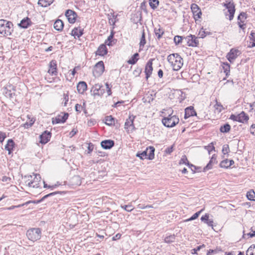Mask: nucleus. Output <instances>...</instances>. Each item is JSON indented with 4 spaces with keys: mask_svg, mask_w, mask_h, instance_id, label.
Masks as SVG:
<instances>
[{
    "mask_svg": "<svg viewBox=\"0 0 255 255\" xmlns=\"http://www.w3.org/2000/svg\"><path fill=\"white\" fill-rule=\"evenodd\" d=\"M13 26L12 22L0 19V33L4 36H10L13 30Z\"/></svg>",
    "mask_w": 255,
    "mask_h": 255,
    "instance_id": "f257e3e1",
    "label": "nucleus"
},
{
    "mask_svg": "<svg viewBox=\"0 0 255 255\" xmlns=\"http://www.w3.org/2000/svg\"><path fill=\"white\" fill-rule=\"evenodd\" d=\"M179 118L175 115H169L168 117L162 119V123L163 125L167 128L174 127L179 123Z\"/></svg>",
    "mask_w": 255,
    "mask_h": 255,
    "instance_id": "f03ea898",
    "label": "nucleus"
},
{
    "mask_svg": "<svg viewBox=\"0 0 255 255\" xmlns=\"http://www.w3.org/2000/svg\"><path fill=\"white\" fill-rule=\"evenodd\" d=\"M26 236L29 240L33 242L36 241L41 238V230L39 228H32L29 229L26 232Z\"/></svg>",
    "mask_w": 255,
    "mask_h": 255,
    "instance_id": "7ed1b4c3",
    "label": "nucleus"
},
{
    "mask_svg": "<svg viewBox=\"0 0 255 255\" xmlns=\"http://www.w3.org/2000/svg\"><path fill=\"white\" fill-rule=\"evenodd\" d=\"M224 6L227 9V12H229V14L225 12L226 16L229 15L230 20H232L234 16L235 12V5L234 3L231 0H226L225 2L224 3Z\"/></svg>",
    "mask_w": 255,
    "mask_h": 255,
    "instance_id": "20e7f679",
    "label": "nucleus"
},
{
    "mask_svg": "<svg viewBox=\"0 0 255 255\" xmlns=\"http://www.w3.org/2000/svg\"><path fill=\"white\" fill-rule=\"evenodd\" d=\"M184 42L189 46L195 47L198 45L199 41L195 35L190 34L184 37Z\"/></svg>",
    "mask_w": 255,
    "mask_h": 255,
    "instance_id": "39448f33",
    "label": "nucleus"
},
{
    "mask_svg": "<svg viewBox=\"0 0 255 255\" xmlns=\"http://www.w3.org/2000/svg\"><path fill=\"white\" fill-rule=\"evenodd\" d=\"M105 67L102 61L98 62L94 66L93 73L95 77L100 76L104 71Z\"/></svg>",
    "mask_w": 255,
    "mask_h": 255,
    "instance_id": "423d86ee",
    "label": "nucleus"
},
{
    "mask_svg": "<svg viewBox=\"0 0 255 255\" xmlns=\"http://www.w3.org/2000/svg\"><path fill=\"white\" fill-rule=\"evenodd\" d=\"M135 118V116L130 115L129 116L128 118L127 119L125 124V128L127 129L128 132H132L135 129L133 124Z\"/></svg>",
    "mask_w": 255,
    "mask_h": 255,
    "instance_id": "0eeeda50",
    "label": "nucleus"
},
{
    "mask_svg": "<svg viewBox=\"0 0 255 255\" xmlns=\"http://www.w3.org/2000/svg\"><path fill=\"white\" fill-rule=\"evenodd\" d=\"M240 53L241 52L239 50L232 48L227 54L226 58L230 63H233Z\"/></svg>",
    "mask_w": 255,
    "mask_h": 255,
    "instance_id": "6e6552de",
    "label": "nucleus"
},
{
    "mask_svg": "<svg viewBox=\"0 0 255 255\" xmlns=\"http://www.w3.org/2000/svg\"><path fill=\"white\" fill-rule=\"evenodd\" d=\"M103 86L100 84H96L93 86L91 91L94 96H102L105 93V90L102 89Z\"/></svg>",
    "mask_w": 255,
    "mask_h": 255,
    "instance_id": "1a4fd4ad",
    "label": "nucleus"
},
{
    "mask_svg": "<svg viewBox=\"0 0 255 255\" xmlns=\"http://www.w3.org/2000/svg\"><path fill=\"white\" fill-rule=\"evenodd\" d=\"M191 9L193 13L194 17L195 20H197L201 17L202 12L200 8L197 4H191Z\"/></svg>",
    "mask_w": 255,
    "mask_h": 255,
    "instance_id": "9d476101",
    "label": "nucleus"
},
{
    "mask_svg": "<svg viewBox=\"0 0 255 255\" xmlns=\"http://www.w3.org/2000/svg\"><path fill=\"white\" fill-rule=\"evenodd\" d=\"M154 59H150L146 64L144 72L146 75L145 78L147 80L152 74L153 71L152 61Z\"/></svg>",
    "mask_w": 255,
    "mask_h": 255,
    "instance_id": "9b49d317",
    "label": "nucleus"
},
{
    "mask_svg": "<svg viewBox=\"0 0 255 255\" xmlns=\"http://www.w3.org/2000/svg\"><path fill=\"white\" fill-rule=\"evenodd\" d=\"M69 115L68 113H61V114L58 115L55 119V120L52 121V123L59 124L64 123L66 122L68 119Z\"/></svg>",
    "mask_w": 255,
    "mask_h": 255,
    "instance_id": "f8f14e48",
    "label": "nucleus"
},
{
    "mask_svg": "<svg viewBox=\"0 0 255 255\" xmlns=\"http://www.w3.org/2000/svg\"><path fill=\"white\" fill-rule=\"evenodd\" d=\"M65 15L67 17L68 21L70 23H75L77 17L76 13L71 9H68L65 12Z\"/></svg>",
    "mask_w": 255,
    "mask_h": 255,
    "instance_id": "ddd939ff",
    "label": "nucleus"
},
{
    "mask_svg": "<svg viewBox=\"0 0 255 255\" xmlns=\"http://www.w3.org/2000/svg\"><path fill=\"white\" fill-rule=\"evenodd\" d=\"M51 133L47 130L44 131L40 136V142L42 144H45L48 142L50 139Z\"/></svg>",
    "mask_w": 255,
    "mask_h": 255,
    "instance_id": "4468645a",
    "label": "nucleus"
},
{
    "mask_svg": "<svg viewBox=\"0 0 255 255\" xmlns=\"http://www.w3.org/2000/svg\"><path fill=\"white\" fill-rule=\"evenodd\" d=\"M48 72L51 75L56 76L57 75V63L55 60H53L50 62Z\"/></svg>",
    "mask_w": 255,
    "mask_h": 255,
    "instance_id": "2eb2a0df",
    "label": "nucleus"
},
{
    "mask_svg": "<svg viewBox=\"0 0 255 255\" xmlns=\"http://www.w3.org/2000/svg\"><path fill=\"white\" fill-rule=\"evenodd\" d=\"M177 60H175V62H173V64L171 65L174 71L179 70L182 67L183 64V58L180 56L177 57Z\"/></svg>",
    "mask_w": 255,
    "mask_h": 255,
    "instance_id": "dca6fc26",
    "label": "nucleus"
},
{
    "mask_svg": "<svg viewBox=\"0 0 255 255\" xmlns=\"http://www.w3.org/2000/svg\"><path fill=\"white\" fill-rule=\"evenodd\" d=\"M32 24V22L31 19L28 17H26L20 21V22L18 24V26L22 28L26 29L31 25Z\"/></svg>",
    "mask_w": 255,
    "mask_h": 255,
    "instance_id": "f3484780",
    "label": "nucleus"
},
{
    "mask_svg": "<svg viewBox=\"0 0 255 255\" xmlns=\"http://www.w3.org/2000/svg\"><path fill=\"white\" fill-rule=\"evenodd\" d=\"M115 144V142L113 140L107 139L103 140L101 142V146L105 149H109L112 148Z\"/></svg>",
    "mask_w": 255,
    "mask_h": 255,
    "instance_id": "a211bd4d",
    "label": "nucleus"
},
{
    "mask_svg": "<svg viewBox=\"0 0 255 255\" xmlns=\"http://www.w3.org/2000/svg\"><path fill=\"white\" fill-rule=\"evenodd\" d=\"M196 115V112L194 110L193 107L190 106L189 107L186 108L185 109V115H184L185 119H187L190 117L194 116Z\"/></svg>",
    "mask_w": 255,
    "mask_h": 255,
    "instance_id": "6ab92c4d",
    "label": "nucleus"
},
{
    "mask_svg": "<svg viewBox=\"0 0 255 255\" xmlns=\"http://www.w3.org/2000/svg\"><path fill=\"white\" fill-rule=\"evenodd\" d=\"M108 53V49L106 47V45L102 44L98 47L96 54L100 56H104Z\"/></svg>",
    "mask_w": 255,
    "mask_h": 255,
    "instance_id": "aec40b11",
    "label": "nucleus"
},
{
    "mask_svg": "<svg viewBox=\"0 0 255 255\" xmlns=\"http://www.w3.org/2000/svg\"><path fill=\"white\" fill-rule=\"evenodd\" d=\"M238 122L241 123H245L247 122L249 120L248 115L244 111L242 112L240 114L238 115Z\"/></svg>",
    "mask_w": 255,
    "mask_h": 255,
    "instance_id": "412c9836",
    "label": "nucleus"
},
{
    "mask_svg": "<svg viewBox=\"0 0 255 255\" xmlns=\"http://www.w3.org/2000/svg\"><path fill=\"white\" fill-rule=\"evenodd\" d=\"M217 156L215 154H214L211 157L209 162L207 164V165L204 168V171H205L207 170L210 169L212 168L213 164L217 163Z\"/></svg>",
    "mask_w": 255,
    "mask_h": 255,
    "instance_id": "4be33fe9",
    "label": "nucleus"
},
{
    "mask_svg": "<svg viewBox=\"0 0 255 255\" xmlns=\"http://www.w3.org/2000/svg\"><path fill=\"white\" fill-rule=\"evenodd\" d=\"M87 84L84 81H81L79 82L77 86V91L80 94H83L84 92L87 90Z\"/></svg>",
    "mask_w": 255,
    "mask_h": 255,
    "instance_id": "5701e85b",
    "label": "nucleus"
},
{
    "mask_svg": "<svg viewBox=\"0 0 255 255\" xmlns=\"http://www.w3.org/2000/svg\"><path fill=\"white\" fill-rule=\"evenodd\" d=\"M83 28H82L80 27H75L72 30L71 35L75 37L77 36L79 38L83 34Z\"/></svg>",
    "mask_w": 255,
    "mask_h": 255,
    "instance_id": "b1692460",
    "label": "nucleus"
},
{
    "mask_svg": "<svg viewBox=\"0 0 255 255\" xmlns=\"http://www.w3.org/2000/svg\"><path fill=\"white\" fill-rule=\"evenodd\" d=\"M14 146V142L12 139H9L7 140L5 145V149L8 151V154H10Z\"/></svg>",
    "mask_w": 255,
    "mask_h": 255,
    "instance_id": "393cba45",
    "label": "nucleus"
},
{
    "mask_svg": "<svg viewBox=\"0 0 255 255\" xmlns=\"http://www.w3.org/2000/svg\"><path fill=\"white\" fill-rule=\"evenodd\" d=\"M146 151L147 153V159H153L154 158L155 148L153 146H150L146 148Z\"/></svg>",
    "mask_w": 255,
    "mask_h": 255,
    "instance_id": "a878e982",
    "label": "nucleus"
},
{
    "mask_svg": "<svg viewBox=\"0 0 255 255\" xmlns=\"http://www.w3.org/2000/svg\"><path fill=\"white\" fill-rule=\"evenodd\" d=\"M64 27V23L60 19L56 20L54 23V28L57 31H61Z\"/></svg>",
    "mask_w": 255,
    "mask_h": 255,
    "instance_id": "bb28decb",
    "label": "nucleus"
},
{
    "mask_svg": "<svg viewBox=\"0 0 255 255\" xmlns=\"http://www.w3.org/2000/svg\"><path fill=\"white\" fill-rule=\"evenodd\" d=\"M179 56L178 53L171 54L167 56V61L171 65L173 62H175V60H177V57Z\"/></svg>",
    "mask_w": 255,
    "mask_h": 255,
    "instance_id": "cd10ccee",
    "label": "nucleus"
},
{
    "mask_svg": "<svg viewBox=\"0 0 255 255\" xmlns=\"http://www.w3.org/2000/svg\"><path fill=\"white\" fill-rule=\"evenodd\" d=\"M54 0H38V4L42 7H46L50 5Z\"/></svg>",
    "mask_w": 255,
    "mask_h": 255,
    "instance_id": "c85d7f7f",
    "label": "nucleus"
},
{
    "mask_svg": "<svg viewBox=\"0 0 255 255\" xmlns=\"http://www.w3.org/2000/svg\"><path fill=\"white\" fill-rule=\"evenodd\" d=\"M105 124L108 126H113L115 124V119L112 116L105 117Z\"/></svg>",
    "mask_w": 255,
    "mask_h": 255,
    "instance_id": "c756f323",
    "label": "nucleus"
},
{
    "mask_svg": "<svg viewBox=\"0 0 255 255\" xmlns=\"http://www.w3.org/2000/svg\"><path fill=\"white\" fill-rule=\"evenodd\" d=\"M138 53H136L134 54L131 58L128 60V63L132 65L135 64L138 59Z\"/></svg>",
    "mask_w": 255,
    "mask_h": 255,
    "instance_id": "7c9ffc66",
    "label": "nucleus"
},
{
    "mask_svg": "<svg viewBox=\"0 0 255 255\" xmlns=\"http://www.w3.org/2000/svg\"><path fill=\"white\" fill-rule=\"evenodd\" d=\"M211 34V33L210 32L206 31V29L203 28V27L201 28L198 34L199 37L202 38L205 37L207 35Z\"/></svg>",
    "mask_w": 255,
    "mask_h": 255,
    "instance_id": "2f4dec72",
    "label": "nucleus"
},
{
    "mask_svg": "<svg viewBox=\"0 0 255 255\" xmlns=\"http://www.w3.org/2000/svg\"><path fill=\"white\" fill-rule=\"evenodd\" d=\"M164 32V30L160 27L158 28H155L154 29V33L158 39H160L161 38Z\"/></svg>",
    "mask_w": 255,
    "mask_h": 255,
    "instance_id": "473e14b6",
    "label": "nucleus"
},
{
    "mask_svg": "<svg viewBox=\"0 0 255 255\" xmlns=\"http://www.w3.org/2000/svg\"><path fill=\"white\" fill-rule=\"evenodd\" d=\"M247 198L251 201H255V192L253 190H251L247 193Z\"/></svg>",
    "mask_w": 255,
    "mask_h": 255,
    "instance_id": "72a5a7b5",
    "label": "nucleus"
},
{
    "mask_svg": "<svg viewBox=\"0 0 255 255\" xmlns=\"http://www.w3.org/2000/svg\"><path fill=\"white\" fill-rule=\"evenodd\" d=\"M114 34L112 32L111 34L108 36V39L106 40L105 44L108 46L113 45V42L114 41Z\"/></svg>",
    "mask_w": 255,
    "mask_h": 255,
    "instance_id": "f704fd0d",
    "label": "nucleus"
},
{
    "mask_svg": "<svg viewBox=\"0 0 255 255\" xmlns=\"http://www.w3.org/2000/svg\"><path fill=\"white\" fill-rule=\"evenodd\" d=\"M121 208L124 209L125 211L128 212H130L134 209V208L132 207L131 202L129 203L128 205H121Z\"/></svg>",
    "mask_w": 255,
    "mask_h": 255,
    "instance_id": "c9c22d12",
    "label": "nucleus"
},
{
    "mask_svg": "<svg viewBox=\"0 0 255 255\" xmlns=\"http://www.w3.org/2000/svg\"><path fill=\"white\" fill-rule=\"evenodd\" d=\"M146 43V40H145V34L144 32V30H143L142 31V34L141 37L140 38V42H139V47L141 48V47H143L144 45Z\"/></svg>",
    "mask_w": 255,
    "mask_h": 255,
    "instance_id": "e433bc0d",
    "label": "nucleus"
},
{
    "mask_svg": "<svg viewBox=\"0 0 255 255\" xmlns=\"http://www.w3.org/2000/svg\"><path fill=\"white\" fill-rule=\"evenodd\" d=\"M246 255H255V245H252L248 248Z\"/></svg>",
    "mask_w": 255,
    "mask_h": 255,
    "instance_id": "4c0bfd02",
    "label": "nucleus"
},
{
    "mask_svg": "<svg viewBox=\"0 0 255 255\" xmlns=\"http://www.w3.org/2000/svg\"><path fill=\"white\" fill-rule=\"evenodd\" d=\"M158 0H149V5L153 9H156L159 5Z\"/></svg>",
    "mask_w": 255,
    "mask_h": 255,
    "instance_id": "58836bf2",
    "label": "nucleus"
},
{
    "mask_svg": "<svg viewBox=\"0 0 255 255\" xmlns=\"http://www.w3.org/2000/svg\"><path fill=\"white\" fill-rule=\"evenodd\" d=\"M175 240V236L174 235H171L168 236L164 238V242L166 243L169 244L174 242Z\"/></svg>",
    "mask_w": 255,
    "mask_h": 255,
    "instance_id": "ea45409f",
    "label": "nucleus"
},
{
    "mask_svg": "<svg viewBox=\"0 0 255 255\" xmlns=\"http://www.w3.org/2000/svg\"><path fill=\"white\" fill-rule=\"evenodd\" d=\"M231 129V126L228 124H226L220 128V131L222 132H228Z\"/></svg>",
    "mask_w": 255,
    "mask_h": 255,
    "instance_id": "a19ab883",
    "label": "nucleus"
},
{
    "mask_svg": "<svg viewBox=\"0 0 255 255\" xmlns=\"http://www.w3.org/2000/svg\"><path fill=\"white\" fill-rule=\"evenodd\" d=\"M247 17V14L246 12H242L238 16V22L244 23L245 20Z\"/></svg>",
    "mask_w": 255,
    "mask_h": 255,
    "instance_id": "79ce46f5",
    "label": "nucleus"
},
{
    "mask_svg": "<svg viewBox=\"0 0 255 255\" xmlns=\"http://www.w3.org/2000/svg\"><path fill=\"white\" fill-rule=\"evenodd\" d=\"M136 156L140 158L141 159H147V153L146 150L142 152H137L136 154Z\"/></svg>",
    "mask_w": 255,
    "mask_h": 255,
    "instance_id": "37998d69",
    "label": "nucleus"
},
{
    "mask_svg": "<svg viewBox=\"0 0 255 255\" xmlns=\"http://www.w3.org/2000/svg\"><path fill=\"white\" fill-rule=\"evenodd\" d=\"M224 66H223V69L224 70V72L226 73V76H228L229 75L230 72V65L227 62L224 63Z\"/></svg>",
    "mask_w": 255,
    "mask_h": 255,
    "instance_id": "c03bdc74",
    "label": "nucleus"
},
{
    "mask_svg": "<svg viewBox=\"0 0 255 255\" xmlns=\"http://www.w3.org/2000/svg\"><path fill=\"white\" fill-rule=\"evenodd\" d=\"M250 39L252 41L251 42V45L249 46L250 47H253L255 46V33L253 31L251 32L250 34Z\"/></svg>",
    "mask_w": 255,
    "mask_h": 255,
    "instance_id": "a18cd8bd",
    "label": "nucleus"
},
{
    "mask_svg": "<svg viewBox=\"0 0 255 255\" xmlns=\"http://www.w3.org/2000/svg\"><path fill=\"white\" fill-rule=\"evenodd\" d=\"M184 37L181 36L176 35L174 38V41L176 45L179 44L181 43L182 41V40L184 41Z\"/></svg>",
    "mask_w": 255,
    "mask_h": 255,
    "instance_id": "49530a36",
    "label": "nucleus"
},
{
    "mask_svg": "<svg viewBox=\"0 0 255 255\" xmlns=\"http://www.w3.org/2000/svg\"><path fill=\"white\" fill-rule=\"evenodd\" d=\"M229 160L226 159L223 160L220 164V166L222 168H228L230 167Z\"/></svg>",
    "mask_w": 255,
    "mask_h": 255,
    "instance_id": "de8ad7c7",
    "label": "nucleus"
},
{
    "mask_svg": "<svg viewBox=\"0 0 255 255\" xmlns=\"http://www.w3.org/2000/svg\"><path fill=\"white\" fill-rule=\"evenodd\" d=\"M201 212H202V210L195 213L190 218L185 220V222H188V221H192V220H194L197 219L199 217V216Z\"/></svg>",
    "mask_w": 255,
    "mask_h": 255,
    "instance_id": "09e8293b",
    "label": "nucleus"
},
{
    "mask_svg": "<svg viewBox=\"0 0 255 255\" xmlns=\"http://www.w3.org/2000/svg\"><path fill=\"white\" fill-rule=\"evenodd\" d=\"M35 122V120H33V119H31L29 120L28 122H26L24 125L23 127L25 128H29L31 127L33 124Z\"/></svg>",
    "mask_w": 255,
    "mask_h": 255,
    "instance_id": "8fccbe9b",
    "label": "nucleus"
},
{
    "mask_svg": "<svg viewBox=\"0 0 255 255\" xmlns=\"http://www.w3.org/2000/svg\"><path fill=\"white\" fill-rule=\"evenodd\" d=\"M61 193V192H54L49 193L48 194H47V195H45L44 196H43L40 200H38L37 201V203H40V202H42L45 199L47 198V197H48L49 196H53L55 194H57L58 193Z\"/></svg>",
    "mask_w": 255,
    "mask_h": 255,
    "instance_id": "3c124183",
    "label": "nucleus"
},
{
    "mask_svg": "<svg viewBox=\"0 0 255 255\" xmlns=\"http://www.w3.org/2000/svg\"><path fill=\"white\" fill-rule=\"evenodd\" d=\"M26 185H28L29 187H32L33 188H37L38 187V184H34L35 181H32V180L28 179L26 182Z\"/></svg>",
    "mask_w": 255,
    "mask_h": 255,
    "instance_id": "603ef678",
    "label": "nucleus"
},
{
    "mask_svg": "<svg viewBox=\"0 0 255 255\" xmlns=\"http://www.w3.org/2000/svg\"><path fill=\"white\" fill-rule=\"evenodd\" d=\"M214 107L216 111L218 113L221 112L224 109L223 106L221 104H219L218 103H217L215 105Z\"/></svg>",
    "mask_w": 255,
    "mask_h": 255,
    "instance_id": "864d4df0",
    "label": "nucleus"
},
{
    "mask_svg": "<svg viewBox=\"0 0 255 255\" xmlns=\"http://www.w3.org/2000/svg\"><path fill=\"white\" fill-rule=\"evenodd\" d=\"M31 201H28L23 204H19L17 206H11L10 207H9L8 209L9 210H12V209H14L16 208H19V207H21L24 205H28V204H29L30 203H31Z\"/></svg>",
    "mask_w": 255,
    "mask_h": 255,
    "instance_id": "5fc2aeb1",
    "label": "nucleus"
},
{
    "mask_svg": "<svg viewBox=\"0 0 255 255\" xmlns=\"http://www.w3.org/2000/svg\"><path fill=\"white\" fill-rule=\"evenodd\" d=\"M222 153L224 154H226L228 153L230 151V149H229V145H227V144L224 145L223 146L222 150Z\"/></svg>",
    "mask_w": 255,
    "mask_h": 255,
    "instance_id": "6e6d98bb",
    "label": "nucleus"
},
{
    "mask_svg": "<svg viewBox=\"0 0 255 255\" xmlns=\"http://www.w3.org/2000/svg\"><path fill=\"white\" fill-rule=\"evenodd\" d=\"M205 148L208 151L209 153L212 150H215V147L213 145V143H210L208 146H205Z\"/></svg>",
    "mask_w": 255,
    "mask_h": 255,
    "instance_id": "4d7b16f0",
    "label": "nucleus"
},
{
    "mask_svg": "<svg viewBox=\"0 0 255 255\" xmlns=\"http://www.w3.org/2000/svg\"><path fill=\"white\" fill-rule=\"evenodd\" d=\"M6 137V133L0 131V142L2 143Z\"/></svg>",
    "mask_w": 255,
    "mask_h": 255,
    "instance_id": "13d9d810",
    "label": "nucleus"
},
{
    "mask_svg": "<svg viewBox=\"0 0 255 255\" xmlns=\"http://www.w3.org/2000/svg\"><path fill=\"white\" fill-rule=\"evenodd\" d=\"M40 175L39 174H35V177L34 178V179L32 181H35L34 184H39L38 182L40 181Z\"/></svg>",
    "mask_w": 255,
    "mask_h": 255,
    "instance_id": "bf43d9fd",
    "label": "nucleus"
},
{
    "mask_svg": "<svg viewBox=\"0 0 255 255\" xmlns=\"http://www.w3.org/2000/svg\"><path fill=\"white\" fill-rule=\"evenodd\" d=\"M106 86L107 88V92L108 96H111L112 95V91H111V87H110V85L108 83H106Z\"/></svg>",
    "mask_w": 255,
    "mask_h": 255,
    "instance_id": "052dcab7",
    "label": "nucleus"
},
{
    "mask_svg": "<svg viewBox=\"0 0 255 255\" xmlns=\"http://www.w3.org/2000/svg\"><path fill=\"white\" fill-rule=\"evenodd\" d=\"M209 215L208 214H206L204 216H203L201 218V220L202 221H203L206 223L208 221V220L209 219Z\"/></svg>",
    "mask_w": 255,
    "mask_h": 255,
    "instance_id": "680f3d73",
    "label": "nucleus"
},
{
    "mask_svg": "<svg viewBox=\"0 0 255 255\" xmlns=\"http://www.w3.org/2000/svg\"><path fill=\"white\" fill-rule=\"evenodd\" d=\"M83 106L78 104H77L75 107L76 111L78 113H80L81 112V110L83 109Z\"/></svg>",
    "mask_w": 255,
    "mask_h": 255,
    "instance_id": "e2e57ef3",
    "label": "nucleus"
},
{
    "mask_svg": "<svg viewBox=\"0 0 255 255\" xmlns=\"http://www.w3.org/2000/svg\"><path fill=\"white\" fill-rule=\"evenodd\" d=\"M250 132L252 134L255 135V125H252L250 127Z\"/></svg>",
    "mask_w": 255,
    "mask_h": 255,
    "instance_id": "0e129e2a",
    "label": "nucleus"
},
{
    "mask_svg": "<svg viewBox=\"0 0 255 255\" xmlns=\"http://www.w3.org/2000/svg\"><path fill=\"white\" fill-rule=\"evenodd\" d=\"M165 151L167 154H170L173 151V147L170 146V147H167L165 149Z\"/></svg>",
    "mask_w": 255,
    "mask_h": 255,
    "instance_id": "69168bd1",
    "label": "nucleus"
},
{
    "mask_svg": "<svg viewBox=\"0 0 255 255\" xmlns=\"http://www.w3.org/2000/svg\"><path fill=\"white\" fill-rule=\"evenodd\" d=\"M238 115H231L230 116V119L233 120L234 121H237L238 122Z\"/></svg>",
    "mask_w": 255,
    "mask_h": 255,
    "instance_id": "338daca9",
    "label": "nucleus"
},
{
    "mask_svg": "<svg viewBox=\"0 0 255 255\" xmlns=\"http://www.w3.org/2000/svg\"><path fill=\"white\" fill-rule=\"evenodd\" d=\"M201 248V246H198L196 248L194 249L193 250H192V253L193 254H196L197 253V252L199 251L200 250Z\"/></svg>",
    "mask_w": 255,
    "mask_h": 255,
    "instance_id": "774afa93",
    "label": "nucleus"
}]
</instances>
